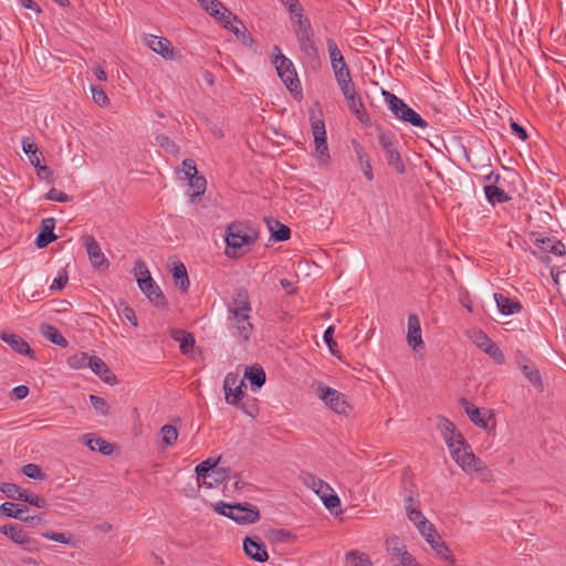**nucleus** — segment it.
Returning a JSON list of instances; mask_svg holds the SVG:
<instances>
[{
  "mask_svg": "<svg viewBox=\"0 0 566 566\" xmlns=\"http://www.w3.org/2000/svg\"><path fill=\"white\" fill-rule=\"evenodd\" d=\"M214 511L241 525L256 523L261 517L258 506L248 502L231 504L219 501L214 505Z\"/></svg>",
  "mask_w": 566,
  "mask_h": 566,
  "instance_id": "obj_1",
  "label": "nucleus"
},
{
  "mask_svg": "<svg viewBox=\"0 0 566 566\" xmlns=\"http://www.w3.org/2000/svg\"><path fill=\"white\" fill-rule=\"evenodd\" d=\"M220 457L217 459L208 458L196 467L195 472L199 485L212 489L229 478V468L217 469Z\"/></svg>",
  "mask_w": 566,
  "mask_h": 566,
  "instance_id": "obj_2",
  "label": "nucleus"
},
{
  "mask_svg": "<svg viewBox=\"0 0 566 566\" xmlns=\"http://www.w3.org/2000/svg\"><path fill=\"white\" fill-rule=\"evenodd\" d=\"M274 56L272 63L275 66L277 75L285 84L286 88L293 94H301V82L293 65V62L281 53L277 45L273 48Z\"/></svg>",
  "mask_w": 566,
  "mask_h": 566,
  "instance_id": "obj_3",
  "label": "nucleus"
},
{
  "mask_svg": "<svg viewBox=\"0 0 566 566\" xmlns=\"http://www.w3.org/2000/svg\"><path fill=\"white\" fill-rule=\"evenodd\" d=\"M382 95L396 118L419 128H426L428 126L427 122L401 98L387 91H384Z\"/></svg>",
  "mask_w": 566,
  "mask_h": 566,
  "instance_id": "obj_4",
  "label": "nucleus"
},
{
  "mask_svg": "<svg viewBox=\"0 0 566 566\" xmlns=\"http://www.w3.org/2000/svg\"><path fill=\"white\" fill-rule=\"evenodd\" d=\"M259 237L254 227L247 222H232L227 227L226 243L228 248L241 249L253 244Z\"/></svg>",
  "mask_w": 566,
  "mask_h": 566,
  "instance_id": "obj_5",
  "label": "nucleus"
},
{
  "mask_svg": "<svg viewBox=\"0 0 566 566\" xmlns=\"http://www.w3.org/2000/svg\"><path fill=\"white\" fill-rule=\"evenodd\" d=\"M450 452L452 459L467 473L482 472L486 469L484 462L480 458L475 457L467 441H464L462 444H459Z\"/></svg>",
  "mask_w": 566,
  "mask_h": 566,
  "instance_id": "obj_6",
  "label": "nucleus"
},
{
  "mask_svg": "<svg viewBox=\"0 0 566 566\" xmlns=\"http://www.w3.org/2000/svg\"><path fill=\"white\" fill-rule=\"evenodd\" d=\"M228 328L234 337L248 342L253 332V325L250 322V313L228 314Z\"/></svg>",
  "mask_w": 566,
  "mask_h": 566,
  "instance_id": "obj_7",
  "label": "nucleus"
},
{
  "mask_svg": "<svg viewBox=\"0 0 566 566\" xmlns=\"http://www.w3.org/2000/svg\"><path fill=\"white\" fill-rule=\"evenodd\" d=\"M317 396L336 413H345L348 408L344 395L328 386H319Z\"/></svg>",
  "mask_w": 566,
  "mask_h": 566,
  "instance_id": "obj_8",
  "label": "nucleus"
},
{
  "mask_svg": "<svg viewBox=\"0 0 566 566\" xmlns=\"http://www.w3.org/2000/svg\"><path fill=\"white\" fill-rule=\"evenodd\" d=\"M379 144L385 151L388 164L392 166L398 174H403L406 171V166L401 159L400 153L392 142V138L387 134H381L379 136Z\"/></svg>",
  "mask_w": 566,
  "mask_h": 566,
  "instance_id": "obj_9",
  "label": "nucleus"
},
{
  "mask_svg": "<svg viewBox=\"0 0 566 566\" xmlns=\"http://www.w3.org/2000/svg\"><path fill=\"white\" fill-rule=\"evenodd\" d=\"M312 133L314 137L315 150L319 159L326 161L329 158V151L326 140V129L323 119L312 118Z\"/></svg>",
  "mask_w": 566,
  "mask_h": 566,
  "instance_id": "obj_10",
  "label": "nucleus"
},
{
  "mask_svg": "<svg viewBox=\"0 0 566 566\" xmlns=\"http://www.w3.org/2000/svg\"><path fill=\"white\" fill-rule=\"evenodd\" d=\"M243 379L239 380V377L234 373L226 375L223 380V390L226 394V401L230 405L238 406V402L243 397L242 390Z\"/></svg>",
  "mask_w": 566,
  "mask_h": 566,
  "instance_id": "obj_11",
  "label": "nucleus"
},
{
  "mask_svg": "<svg viewBox=\"0 0 566 566\" xmlns=\"http://www.w3.org/2000/svg\"><path fill=\"white\" fill-rule=\"evenodd\" d=\"M243 551L247 556L258 563H265L269 559L266 547L258 536H247L243 539Z\"/></svg>",
  "mask_w": 566,
  "mask_h": 566,
  "instance_id": "obj_12",
  "label": "nucleus"
},
{
  "mask_svg": "<svg viewBox=\"0 0 566 566\" xmlns=\"http://www.w3.org/2000/svg\"><path fill=\"white\" fill-rule=\"evenodd\" d=\"M84 243L92 265L96 269H107L109 262L95 238L93 235H85Z\"/></svg>",
  "mask_w": 566,
  "mask_h": 566,
  "instance_id": "obj_13",
  "label": "nucleus"
},
{
  "mask_svg": "<svg viewBox=\"0 0 566 566\" xmlns=\"http://www.w3.org/2000/svg\"><path fill=\"white\" fill-rule=\"evenodd\" d=\"M228 314L231 313H251L252 306L250 303V296L245 289H238L231 301L227 305Z\"/></svg>",
  "mask_w": 566,
  "mask_h": 566,
  "instance_id": "obj_14",
  "label": "nucleus"
},
{
  "mask_svg": "<svg viewBox=\"0 0 566 566\" xmlns=\"http://www.w3.org/2000/svg\"><path fill=\"white\" fill-rule=\"evenodd\" d=\"M0 338L18 354L27 355L30 358H35L34 350L21 336L13 333L0 332Z\"/></svg>",
  "mask_w": 566,
  "mask_h": 566,
  "instance_id": "obj_15",
  "label": "nucleus"
},
{
  "mask_svg": "<svg viewBox=\"0 0 566 566\" xmlns=\"http://www.w3.org/2000/svg\"><path fill=\"white\" fill-rule=\"evenodd\" d=\"M147 46L155 53L165 59H174L175 50L169 40L156 35H148L146 40Z\"/></svg>",
  "mask_w": 566,
  "mask_h": 566,
  "instance_id": "obj_16",
  "label": "nucleus"
},
{
  "mask_svg": "<svg viewBox=\"0 0 566 566\" xmlns=\"http://www.w3.org/2000/svg\"><path fill=\"white\" fill-rule=\"evenodd\" d=\"M442 437L450 449L452 451L459 444H462L465 439L460 432H457V428L453 422L448 419H443L440 424Z\"/></svg>",
  "mask_w": 566,
  "mask_h": 566,
  "instance_id": "obj_17",
  "label": "nucleus"
},
{
  "mask_svg": "<svg viewBox=\"0 0 566 566\" xmlns=\"http://www.w3.org/2000/svg\"><path fill=\"white\" fill-rule=\"evenodd\" d=\"M55 219L45 218L41 222V232L35 239V244L39 249L48 247L51 242L56 240L54 234Z\"/></svg>",
  "mask_w": 566,
  "mask_h": 566,
  "instance_id": "obj_18",
  "label": "nucleus"
},
{
  "mask_svg": "<svg viewBox=\"0 0 566 566\" xmlns=\"http://www.w3.org/2000/svg\"><path fill=\"white\" fill-rule=\"evenodd\" d=\"M407 342L408 345L411 346L413 349H417L418 347H423L420 319L416 314H410L408 317Z\"/></svg>",
  "mask_w": 566,
  "mask_h": 566,
  "instance_id": "obj_19",
  "label": "nucleus"
},
{
  "mask_svg": "<svg viewBox=\"0 0 566 566\" xmlns=\"http://www.w3.org/2000/svg\"><path fill=\"white\" fill-rule=\"evenodd\" d=\"M88 367L91 370L97 375L106 384H113L116 379L114 373L108 368L105 361L98 356H91L88 360Z\"/></svg>",
  "mask_w": 566,
  "mask_h": 566,
  "instance_id": "obj_20",
  "label": "nucleus"
},
{
  "mask_svg": "<svg viewBox=\"0 0 566 566\" xmlns=\"http://www.w3.org/2000/svg\"><path fill=\"white\" fill-rule=\"evenodd\" d=\"M386 551L391 557L392 563L410 554L403 541L397 535L387 538Z\"/></svg>",
  "mask_w": 566,
  "mask_h": 566,
  "instance_id": "obj_21",
  "label": "nucleus"
},
{
  "mask_svg": "<svg viewBox=\"0 0 566 566\" xmlns=\"http://www.w3.org/2000/svg\"><path fill=\"white\" fill-rule=\"evenodd\" d=\"M534 244L543 251L553 253L557 256H563L566 253L564 243L555 238L539 237L535 239Z\"/></svg>",
  "mask_w": 566,
  "mask_h": 566,
  "instance_id": "obj_22",
  "label": "nucleus"
},
{
  "mask_svg": "<svg viewBox=\"0 0 566 566\" xmlns=\"http://www.w3.org/2000/svg\"><path fill=\"white\" fill-rule=\"evenodd\" d=\"M427 543L436 553L437 557L447 562L449 565L454 564V558L452 556L450 548L447 546L446 542L441 538L439 534H437L431 539L427 538Z\"/></svg>",
  "mask_w": 566,
  "mask_h": 566,
  "instance_id": "obj_23",
  "label": "nucleus"
},
{
  "mask_svg": "<svg viewBox=\"0 0 566 566\" xmlns=\"http://www.w3.org/2000/svg\"><path fill=\"white\" fill-rule=\"evenodd\" d=\"M301 52L311 61L318 60V49L314 41V32L296 36Z\"/></svg>",
  "mask_w": 566,
  "mask_h": 566,
  "instance_id": "obj_24",
  "label": "nucleus"
},
{
  "mask_svg": "<svg viewBox=\"0 0 566 566\" xmlns=\"http://www.w3.org/2000/svg\"><path fill=\"white\" fill-rule=\"evenodd\" d=\"M494 300L500 313L503 315L516 314L522 310V304L518 301L512 300L501 293H495Z\"/></svg>",
  "mask_w": 566,
  "mask_h": 566,
  "instance_id": "obj_25",
  "label": "nucleus"
},
{
  "mask_svg": "<svg viewBox=\"0 0 566 566\" xmlns=\"http://www.w3.org/2000/svg\"><path fill=\"white\" fill-rule=\"evenodd\" d=\"M290 19L295 36L313 32L311 21L304 15V11L290 14Z\"/></svg>",
  "mask_w": 566,
  "mask_h": 566,
  "instance_id": "obj_26",
  "label": "nucleus"
},
{
  "mask_svg": "<svg viewBox=\"0 0 566 566\" xmlns=\"http://www.w3.org/2000/svg\"><path fill=\"white\" fill-rule=\"evenodd\" d=\"M324 489L319 488L316 490L315 494L322 500L323 504L329 511H333L336 507L340 506V500L338 495L334 492L333 488L324 482Z\"/></svg>",
  "mask_w": 566,
  "mask_h": 566,
  "instance_id": "obj_27",
  "label": "nucleus"
},
{
  "mask_svg": "<svg viewBox=\"0 0 566 566\" xmlns=\"http://www.w3.org/2000/svg\"><path fill=\"white\" fill-rule=\"evenodd\" d=\"M230 23L231 24H228L224 28L230 30L237 36V39L240 40L241 43L245 46H253L254 40L252 35L249 33L243 22L239 18H237V21H231Z\"/></svg>",
  "mask_w": 566,
  "mask_h": 566,
  "instance_id": "obj_28",
  "label": "nucleus"
},
{
  "mask_svg": "<svg viewBox=\"0 0 566 566\" xmlns=\"http://www.w3.org/2000/svg\"><path fill=\"white\" fill-rule=\"evenodd\" d=\"M353 146L364 176L367 180L371 181L374 179V174L368 154L359 143L354 142Z\"/></svg>",
  "mask_w": 566,
  "mask_h": 566,
  "instance_id": "obj_29",
  "label": "nucleus"
},
{
  "mask_svg": "<svg viewBox=\"0 0 566 566\" xmlns=\"http://www.w3.org/2000/svg\"><path fill=\"white\" fill-rule=\"evenodd\" d=\"M41 334L51 343L65 348L69 345L66 338L53 325L43 323L40 326Z\"/></svg>",
  "mask_w": 566,
  "mask_h": 566,
  "instance_id": "obj_30",
  "label": "nucleus"
},
{
  "mask_svg": "<svg viewBox=\"0 0 566 566\" xmlns=\"http://www.w3.org/2000/svg\"><path fill=\"white\" fill-rule=\"evenodd\" d=\"M22 149L29 157V161L32 166H39L43 160V155L39 151L38 145L30 137L22 138Z\"/></svg>",
  "mask_w": 566,
  "mask_h": 566,
  "instance_id": "obj_31",
  "label": "nucleus"
},
{
  "mask_svg": "<svg viewBox=\"0 0 566 566\" xmlns=\"http://www.w3.org/2000/svg\"><path fill=\"white\" fill-rule=\"evenodd\" d=\"M148 297V300L156 306L161 307L166 305V298L160 287L153 280V283L139 287Z\"/></svg>",
  "mask_w": 566,
  "mask_h": 566,
  "instance_id": "obj_32",
  "label": "nucleus"
},
{
  "mask_svg": "<svg viewBox=\"0 0 566 566\" xmlns=\"http://www.w3.org/2000/svg\"><path fill=\"white\" fill-rule=\"evenodd\" d=\"M461 405L464 408V411L468 415V417L470 418V420L475 426H478L479 428H482V429H486L488 428V422L482 417L481 411H480V409L476 406H474L472 402H470L465 398L461 399Z\"/></svg>",
  "mask_w": 566,
  "mask_h": 566,
  "instance_id": "obj_33",
  "label": "nucleus"
},
{
  "mask_svg": "<svg viewBox=\"0 0 566 566\" xmlns=\"http://www.w3.org/2000/svg\"><path fill=\"white\" fill-rule=\"evenodd\" d=\"M82 441L93 451L98 450L102 454L108 455L113 452V444L101 439L93 438L92 434H84L81 438Z\"/></svg>",
  "mask_w": 566,
  "mask_h": 566,
  "instance_id": "obj_34",
  "label": "nucleus"
},
{
  "mask_svg": "<svg viewBox=\"0 0 566 566\" xmlns=\"http://www.w3.org/2000/svg\"><path fill=\"white\" fill-rule=\"evenodd\" d=\"M349 111L356 116L360 123L369 122V116L359 94L346 99Z\"/></svg>",
  "mask_w": 566,
  "mask_h": 566,
  "instance_id": "obj_35",
  "label": "nucleus"
},
{
  "mask_svg": "<svg viewBox=\"0 0 566 566\" xmlns=\"http://www.w3.org/2000/svg\"><path fill=\"white\" fill-rule=\"evenodd\" d=\"M486 200L492 205L507 202L511 198L501 188L495 185H484Z\"/></svg>",
  "mask_w": 566,
  "mask_h": 566,
  "instance_id": "obj_36",
  "label": "nucleus"
},
{
  "mask_svg": "<svg viewBox=\"0 0 566 566\" xmlns=\"http://www.w3.org/2000/svg\"><path fill=\"white\" fill-rule=\"evenodd\" d=\"M189 186L193 188V192L190 193L189 198L192 203H196L200 200L201 196L205 193L207 188V180L201 175H195L193 177L188 179Z\"/></svg>",
  "mask_w": 566,
  "mask_h": 566,
  "instance_id": "obj_37",
  "label": "nucleus"
},
{
  "mask_svg": "<svg viewBox=\"0 0 566 566\" xmlns=\"http://www.w3.org/2000/svg\"><path fill=\"white\" fill-rule=\"evenodd\" d=\"M172 277L175 284L182 291L186 292L190 285L187 269L182 262H178L172 268Z\"/></svg>",
  "mask_w": 566,
  "mask_h": 566,
  "instance_id": "obj_38",
  "label": "nucleus"
},
{
  "mask_svg": "<svg viewBox=\"0 0 566 566\" xmlns=\"http://www.w3.org/2000/svg\"><path fill=\"white\" fill-rule=\"evenodd\" d=\"M521 371L525 376V378L538 390H544V384L542 380V376L536 366L532 363L527 366H522Z\"/></svg>",
  "mask_w": 566,
  "mask_h": 566,
  "instance_id": "obj_39",
  "label": "nucleus"
},
{
  "mask_svg": "<svg viewBox=\"0 0 566 566\" xmlns=\"http://www.w3.org/2000/svg\"><path fill=\"white\" fill-rule=\"evenodd\" d=\"M41 535L44 538H48V539H51L54 542H59V543H62V544H65V545L72 546V547H76L78 544V541L74 539L73 535L69 532L46 531V532H43Z\"/></svg>",
  "mask_w": 566,
  "mask_h": 566,
  "instance_id": "obj_40",
  "label": "nucleus"
},
{
  "mask_svg": "<svg viewBox=\"0 0 566 566\" xmlns=\"http://www.w3.org/2000/svg\"><path fill=\"white\" fill-rule=\"evenodd\" d=\"M244 377L249 379L250 384L255 388H261L265 382V371L262 367L252 366L245 369Z\"/></svg>",
  "mask_w": 566,
  "mask_h": 566,
  "instance_id": "obj_41",
  "label": "nucleus"
},
{
  "mask_svg": "<svg viewBox=\"0 0 566 566\" xmlns=\"http://www.w3.org/2000/svg\"><path fill=\"white\" fill-rule=\"evenodd\" d=\"M134 274L136 276V280L138 282V286H143L146 284L153 283V277L150 275V272L143 260H137L134 264Z\"/></svg>",
  "mask_w": 566,
  "mask_h": 566,
  "instance_id": "obj_42",
  "label": "nucleus"
},
{
  "mask_svg": "<svg viewBox=\"0 0 566 566\" xmlns=\"http://www.w3.org/2000/svg\"><path fill=\"white\" fill-rule=\"evenodd\" d=\"M0 532L19 545L27 535L23 528L18 524H4L1 526Z\"/></svg>",
  "mask_w": 566,
  "mask_h": 566,
  "instance_id": "obj_43",
  "label": "nucleus"
},
{
  "mask_svg": "<svg viewBox=\"0 0 566 566\" xmlns=\"http://www.w3.org/2000/svg\"><path fill=\"white\" fill-rule=\"evenodd\" d=\"M174 339L180 343V352L188 354L195 346V338L191 334L184 331H175Z\"/></svg>",
  "mask_w": 566,
  "mask_h": 566,
  "instance_id": "obj_44",
  "label": "nucleus"
},
{
  "mask_svg": "<svg viewBox=\"0 0 566 566\" xmlns=\"http://www.w3.org/2000/svg\"><path fill=\"white\" fill-rule=\"evenodd\" d=\"M344 566H371V562L368 555L352 551L346 554Z\"/></svg>",
  "mask_w": 566,
  "mask_h": 566,
  "instance_id": "obj_45",
  "label": "nucleus"
},
{
  "mask_svg": "<svg viewBox=\"0 0 566 566\" xmlns=\"http://www.w3.org/2000/svg\"><path fill=\"white\" fill-rule=\"evenodd\" d=\"M0 512L7 517L22 518V513H28L29 509L24 505L19 507L12 502H4L0 505Z\"/></svg>",
  "mask_w": 566,
  "mask_h": 566,
  "instance_id": "obj_46",
  "label": "nucleus"
},
{
  "mask_svg": "<svg viewBox=\"0 0 566 566\" xmlns=\"http://www.w3.org/2000/svg\"><path fill=\"white\" fill-rule=\"evenodd\" d=\"M408 505L406 506V510H407V516L408 518L418 527V525H422V527H426V525L428 526L427 522H429L427 520V517L422 514V512L416 507H412L411 506V502H412V497H408Z\"/></svg>",
  "mask_w": 566,
  "mask_h": 566,
  "instance_id": "obj_47",
  "label": "nucleus"
},
{
  "mask_svg": "<svg viewBox=\"0 0 566 566\" xmlns=\"http://www.w3.org/2000/svg\"><path fill=\"white\" fill-rule=\"evenodd\" d=\"M300 480L302 481V483L307 486L308 489H311L313 492H316L317 489L319 488H325L324 486V482L322 479L317 478L316 475H314L313 473L311 472H306V471H302L300 473Z\"/></svg>",
  "mask_w": 566,
  "mask_h": 566,
  "instance_id": "obj_48",
  "label": "nucleus"
},
{
  "mask_svg": "<svg viewBox=\"0 0 566 566\" xmlns=\"http://www.w3.org/2000/svg\"><path fill=\"white\" fill-rule=\"evenodd\" d=\"M91 356L84 352L76 353L67 358V364L73 369L88 367Z\"/></svg>",
  "mask_w": 566,
  "mask_h": 566,
  "instance_id": "obj_49",
  "label": "nucleus"
},
{
  "mask_svg": "<svg viewBox=\"0 0 566 566\" xmlns=\"http://www.w3.org/2000/svg\"><path fill=\"white\" fill-rule=\"evenodd\" d=\"M331 66L334 72V76L337 84L347 81L348 77H352L349 67L346 64L345 60L340 61L339 63H333L331 64Z\"/></svg>",
  "mask_w": 566,
  "mask_h": 566,
  "instance_id": "obj_50",
  "label": "nucleus"
},
{
  "mask_svg": "<svg viewBox=\"0 0 566 566\" xmlns=\"http://www.w3.org/2000/svg\"><path fill=\"white\" fill-rule=\"evenodd\" d=\"M163 443L166 447H171L178 439V430L171 424H165L160 429Z\"/></svg>",
  "mask_w": 566,
  "mask_h": 566,
  "instance_id": "obj_51",
  "label": "nucleus"
},
{
  "mask_svg": "<svg viewBox=\"0 0 566 566\" xmlns=\"http://www.w3.org/2000/svg\"><path fill=\"white\" fill-rule=\"evenodd\" d=\"M274 226L277 228L276 230L272 226H269V228L271 235L275 241H285L290 239L291 230L287 226L279 221H274Z\"/></svg>",
  "mask_w": 566,
  "mask_h": 566,
  "instance_id": "obj_52",
  "label": "nucleus"
},
{
  "mask_svg": "<svg viewBox=\"0 0 566 566\" xmlns=\"http://www.w3.org/2000/svg\"><path fill=\"white\" fill-rule=\"evenodd\" d=\"M0 491L6 494L7 497L12 500H19L22 497L24 489L14 483H1Z\"/></svg>",
  "mask_w": 566,
  "mask_h": 566,
  "instance_id": "obj_53",
  "label": "nucleus"
},
{
  "mask_svg": "<svg viewBox=\"0 0 566 566\" xmlns=\"http://www.w3.org/2000/svg\"><path fill=\"white\" fill-rule=\"evenodd\" d=\"M326 46H327V52L329 55L331 64L339 63L340 61L345 60L334 39L328 38L326 40Z\"/></svg>",
  "mask_w": 566,
  "mask_h": 566,
  "instance_id": "obj_54",
  "label": "nucleus"
},
{
  "mask_svg": "<svg viewBox=\"0 0 566 566\" xmlns=\"http://www.w3.org/2000/svg\"><path fill=\"white\" fill-rule=\"evenodd\" d=\"M472 340L483 352L493 342L483 331H480V329L473 332Z\"/></svg>",
  "mask_w": 566,
  "mask_h": 566,
  "instance_id": "obj_55",
  "label": "nucleus"
},
{
  "mask_svg": "<svg viewBox=\"0 0 566 566\" xmlns=\"http://www.w3.org/2000/svg\"><path fill=\"white\" fill-rule=\"evenodd\" d=\"M156 144L170 154L178 151V146L168 136L160 134L155 137Z\"/></svg>",
  "mask_w": 566,
  "mask_h": 566,
  "instance_id": "obj_56",
  "label": "nucleus"
},
{
  "mask_svg": "<svg viewBox=\"0 0 566 566\" xmlns=\"http://www.w3.org/2000/svg\"><path fill=\"white\" fill-rule=\"evenodd\" d=\"M22 502H27L36 507L43 509L46 506V500L39 496L38 494L29 493L27 490L23 491L22 497L20 499Z\"/></svg>",
  "mask_w": 566,
  "mask_h": 566,
  "instance_id": "obj_57",
  "label": "nucleus"
},
{
  "mask_svg": "<svg viewBox=\"0 0 566 566\" xmlns=\"http://www.w3.org/2000/svg\"><path fill=\"white\" fill-rule=\"evenodd\" d=\"M91 92L93 101L98 106H106L109 102L108 96L106 95L105 91L98 86V85H91Z\"/></svg>",
  "mask_w": 566,
  "mask_h": 566,
  "instance_id": "obj_58",
  "label": "nucleus"
},
{
  "mask_svg": "<svg viewBox=\"0 0 566 566\" xmlns=\"http://www.w3.org/2000/svg\"><path fill=\"white\" fill-rule=\"evenodd\" d=\"M90 401L97 413L101 416L108 415V405L103 397L90 395Z\"/></svg>",
  "mask_w": 566,
  "mask_h": 566,
  "instance_id": "obj_59",
  "label": "nucleus"
},
{
  "mask_svg": "<svg viewBox=\"0 0 566 566\" xmlns=\"http://www.w3.org/2000/svg\"><path fill=\"white\" fill-rule=\"evenodd\" d=\"M22 472L28 478L34 479V480H43L45 476L44 473L42 472L41 468L34 463H29V464L23 465Z\"/></svg>",
  "mask_w": 566,
  "mask_h": 566,
  "instance_id": "obj_60",
  "label": "nucleus"
},
{
  "mask_svg": "<svg viewBox=\"0 0 566 566\" xmlns=\"http://www.w3.org/2000/svg\"><path fill=\"white\" fill-rule=\"evenodd\" d=\"M212 17L221 22L223 27L231 24V21H237L238 18L226 6H223V9L218 10V13H214Z\"/></svg>",
  "mask_w": 566,
  "mask_h": 566,
  "instance_id": "obj_61",
  "label": "nucleus"
},
{
  "mask_svg": "<svg viewBox=\"0 0 566 566\" xmlns=\"http://www.w3.org/2000/svg\"><path fill=\"white\" fill-rule=\"evenodd\" d=\"M484 353L488 354L491 358H493L494 361L499 365H503L505 363V356L503 352L494 342H492V344L489 345L488 348H485Z\"/></svg>",
  "mask_w": 566,
  "mask_h": 566,
  "instance_id": "obj_62",
  "label": "nucleus"
},
{
  "mask_svg": "<svg viewBox=\"0 0 566 566\" xmlns=\"http://www.w3.org/2000/svg\"><path fill=\"white\" fill-rule=\"evenodd\" d=\"M338 86L345 101L358 94L352 77H348L347 81L338 83Z\"/></svg>",
  "mask_w": 566,
  "mask_h": 566,
  "instance_id": "obj_63",
  "label": "nucleus"
},
{
  "mask_svg": "<svg viewBox=\"0 0 566 566\" xmlns=\"http://www.w3.org/2000/svg\"><path fill=\"white\" fill-rule=\"evenodd\" d=\"M22 548L27 552L33 553L40 551V543L38 539L30 537L28 534L23 538V542L20 544Z\"/></svg>",
  "mask_w": 566,
  "mask_h": 566,
  "instance_id": "obj_64",
  "label": "nucleus"
}]
</instances>
